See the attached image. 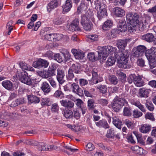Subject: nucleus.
<instances>
[{"mask_svg": "<svg viewBox=\"0 0 156 156\" xmlns=\"http://www.w3.org/2000/svg\"><path fill=\"white\" fill-rule=\"evenodd\" d=\"M99 57H101L103 59L110 53H115L114 56L118 60L119 66L122 68H126L127 63V58L129 57V54L127 51L122 52H116L117 48L111 46L105 47L98 46L97 48Z\"/></svg>", "mask_w": 156, "mask_h": 156, "instance_id": "f257e3e1", "label": "nucleus"}, {"mask_svg": "<svg viewBox=\"0 0 156 156\" xmlns=\"http://www.w3.org/2000/svg\"><path fill=\"white\" fill-rule=\"evenodd\" d=\"M126 18L129 31L131 33L135 32L136 26L140 23V15L136 12H129L126 13Z\"/></svg>", "mask_w": 156, "mask_h": 156, "instance_id": "f03ea898", "label": "nucleus"}, {"mask_svg": "<svg viewBox=\"0 0 156 156\" xmlns=\"http://www.w3.org/2000/svg\"><path fill=\"white\" fill-rule=\"evenodd\" d=\"M127 101L123 98H115L111 104V106L113 110L116 112H119Z\"/></svg>", "mask_w": 156, "mask_h": 156, "instance_id": "7ed1b4c3", "label": "nucleus"}, {"mask_svg": "<svg viewBox=\"0 0 156 156\" xmlns=\"http://www.w3.org/2000/svg\"><path fill=\"white\" fill-rule=\"evenodd\" d=\"M16 76L22 83L32 86L31 79L28 76L27 73L25 71L22 72L18 71Z\"/></svg>", "mask_w": 156, "mask_h": 156, "instance_id": "20e7f679", "label": "nucleus"}, {"mask_svg": "<svg viewBox=\"0 0 156 156\" xmlns=\"http://www.w3.org/2000/svg\"><path fill=\"white\" fill-rule=\"evenodd\" d=\"M93 16L92 12L88 10L85 14H83L81 16V19L80 23L82 25L89 23L91 21L90 19Z\"/></svg>", "mask_w": 156, "mask_h": 156, "instance_id": "39448f33", "label": "nucleus"}, {"mask_svg": "<svg viewBox=\"0 0 156 156\" xmlns=\"http://www.w3.org/2000/svg\"><path fill=\"white\" fill-rule=\"evenodd\" d=\"M79 20L78 18H76L72 21L69 26V30L70 31H81L80 28L79 27Z\"/></svg>", "mask_w": 156, "mask_h": 156, "instance_id": "423d86ee", "label": "nucleus"}, {"mask_svg": "<svg viewBox=\"0 0 156 156\" xmlns=\"http://www.w3.org/2000/svg\"><path fill=\"white\" fill-rule=\"evenodd\" d=\"M2 85L5 89L9 91H13L16 89L15 84L9 80L3 81Z\"/></svg>", "mask_w": 156, "mask_h": 156, "instance_id": "0eeeda50", "label": "nucleus"}, {"mask_svg": "<svg viewBox=\"0 0 156 156\" xmlns=\"http://www.w3.org/2000/svg\"><path fill=\"white\" fill-rule=\"evenodd\" d=\"M145 55L147 59L156 60V48L152 47L150 49L147 50Z\"/></svg>", "mask_w": 156, "mask_h": 156, "instance_id": "6e6552de", "label": "nucleus"}, {"mask_svg": "<svg viewBox=\"0 0 156 156\" xmlns=\"http://www.w3.org/2000/svg\"><path fill=\"white\" fill-rule=\"evenodd\" d=\"M62 37V35L60 34H49L44 35L45 38L50 41H58Z\"/></svg>", "mask_w": 156, "mask_h": 156, "instance_id": "1a4fd4ad", "label": "nucleus"}, {"mask_svg": "<svg viewBox=\"0 0 156 156\" xmlns=\"http://www.w3.org/2000/svg\"><path fill=\"white\" fill-rule=\"evenodd\" d=\"M49 64V63L45 60L39 59L34 62L33 66L34 67L38 68L42 67L46 68L48 66Z\"/></svg>", "mask_w": 156, "mask_h": 156, "instance_id": "9d476101", "label": "nucleus"}, {"mask_svg": "<svg viewBox=\"0 0 156 156\" xmlns=\"http://www.w3.org/2000/svg\"><path fill=\"white\" fill-rule=\"evenodd\" d=\"M98 71L96 69L94 68L91 71L92 79L93 83L96 84L102 80V78L98 75Z\"/></svg>", "mask_w": 156, "mask_h": 156, "instance_id": "9b49d317", "label": "nucleus"}, {"mask_svg": "<svg viewBox=\"0 0 156 156\" xmlns=\"http://www.w3.org/2000/svg\"><path fill=\"white\" fill-rule=\"evenodd\" d=\"M71 87L73 92L78 95L80 96H82L83 95V90L80 88L78 84L74 83L71 84Z\"/></svg>", "mask_w": 156, "mask_h": 156, "instance_id": "f8f14e48", "label": "nucleus"}, {"mask_svg": "<svg viewBox=\"0 0 156 156\" xmlns=\"http://www.w3.org/2000/svg\"><path fill=\"white\" fill-rule=\"evenodd\" d=\"M57 75L56 76V79L60 84H63L65 82L64 80L65 74L64 71L58 68L57 70Z\"/></svg>", "mask_w": 156, "mask_h": 156, "instance_id": "ddd939ff", "label": "nucleus"}, {"mask_svg": "<svg viewBox=\"0 0 156 156\" xmlns=\"http://www.w3.org/2000/svg\"><path fill=\"white\" fill-rule=\"evenodd\" d=\"M130 39L129 38L119 40L117 41L116 45L119 48L124 49L127 44L130 42Z\"/></svg>", "mask_w": 156, "mask_h": 156, "instance_id": "4468645a", "label": "nucleus"}, {"mask_svg": "<svg viewBox=\"0 0 156 156\" xmlns=\"http://www.w3.org/2000/svg\"><path fill=\"white\" fill-rule=\"evenodd\" d=\"M130 103L134 105L139 108L142 112H145L146 110L144 106L142 105L139 100L135 99H131L130 100Z\"/></svg>", "mask_w": 156, "mask_h": 156, "instance_id": "2eb2a0df", "label": "nucleus"}, {"mask_svg": "<svg viewBox=\"0 0 156 156\" xmlns=\"http://www.w3.org/2000/svg\"><path fill=\"white\" fill-rule=\"evenodd\" d=\"M59 2L57 0H53L48 4L47 6V11L50 12L52 9L57 7L59 5Z\"/></svg>", "mask_w": 156, "mask_h": 156, "instance_id": "dca6fc26", "label": "nucleus"}, {"mask_svg": "<svg viewBox=\"0 0 156 156\" xmlns=\"http://www.w3.org/2000/svg\"><path fill=\"white\" fill-rule=\"evenodd\" d=\"M152 127L150 125L147 124H143L139 128V130L140 132L143 133H148L151 130Z\"/></svg>", "mask_w": 156, "mask_h": 156, "instance_id": "f3484780", "label": "nucleus"}, {"mask_svg": "<svg viewBox=\"0 0 156 156\" xmlns=\"http://www.w3.org/2000/svg\"><path fill=\"white\" fill-rule=\"evenodd\" d=\"M150 91V89L145 88H140L139 90V96L140 98H147L148 97Z\"/></svg>", "mask_w": 156, "mask_h": 156, "instance_id": "a211bd4d", "label": "nucleus"}, {"mask_svg": "<svg viewBox=\"0 0 156 156\" xmlns=\"http://www.w3.org/2000/svg\"><path fill=\"white\" fill-rule=\"evenodd\" d=\"M118 28L119 30L121 32H125L127 30V25L124 19H122L119 20Z\"/></svg>", "mask_w": 156, "mask_h": 156, "instance_id": "6ab92c4d", "label": "nucleus"}, {"mask_svg": "<svg viewBox=\"0 0 156 156\" xmlns=\"http://www.w3.org/2000/svg\"><path fill=\"white\" fill-rule=\"evenodd\" d=\"M113 11L115 15L118 17H122L124 16L125 14L124 10L119 7L114 8Z\"/></svg>", "mask_w": 156, "mask_h": 156, "instance_id": "aec40b11", "label": "nucleus"}, {"mask_svg": "<svg viewBox=\"0 0 156 156\" xmlns=\"http://www.w3.org/2000/svg\"><path fill=\"white\" fill-rule=\"evenodd\" d=\"M71 52L76 59H82L84 56V54L81 51H78L76 49H73L72 50Z\"/></svg>", "mask_w": 156, "mask_h": 156, "instance_id": "412c9836", "label": "nucleus"}, {"mask_svg": "<svg viewBox=\"0 0 156 156\" xmlns=\"http://www.w3.org/2000/svg\"><path fill=\"white\" fill-rule=\"evenodd\" d=\"M97 11V16L99 20L105 17L107 15L106 7L100 9Z\"/></svg>", "mask_w": 156, "mask_h": 156, "instance_id": "4be33fe9", "label": "nucleus"}, {"mask_svg": "<svg viewBox=\"0 0 156 156\" xmlns=\"http://www.w3.org/2000/svg\"><path fill=\"white\" fill-rule=\"evenodd\" d=\"M131 149L136 154L139 155H141L147 153V152L145 150L138 146H132L131 147Z\"/></svg>", "mask_w": 156, "mask_h": 156, "instance_id": "5701e85b", "label": "nucleus"}, {"mask_svg": "<svg viewBox=\"0 0 156 156\" xmlns=\"http://www.w3.org/2000/svg\"><path fill=\"white\" fill-rule=\"evenodd\" d=\"M134 83L137 87H141L144 85V82L142 80V77L140 75H136Z\"/></svg>", "mask_w": 156, "mask_h": 156, "instance_id": "b1692460", "label": "nucleus"}, {"mask_svg": "<svg viewBox=\"0 0 156 156\" xmlns=\"http://www.w3.org/2000/svg\"><path fill=\"white\" fill-rule=\"evenodd\" d=\"M60 102L62 106L67 108V109L73 108L74 105L73 102L67 100H62Z\"/></svg>", "mask_w": 156, "mask_h": 156, "instance_id": "393cba45", "label": "nucleus"}, {"mask_svg": "<svg viewBox=\"0 0 156 156\" xmlns=\"http://www.w3.org/2000/svg\"><path fill=\"white\" fill-rule=\"evenodd\" d=\"M41 89L46 94H48L51 91V86L47 82H43L41 84Z\"/></svg>", "mask_w": 156, "mask_h": 156, "instance_id": "a878e982", "label": "nucleus"}, {"mask_svg": "<svg viewBox=\"0 0 156 156\" xmlns=\"http://www.w3.org/2000/svg\"><path fill=\"white\" fill-rule=\"evenodd\" d=\"M141 38L148 42H151L154 41L155 37L152 34L148 33L143 35Z\"/></svg>", "mask_w": 156, "mask_h": 156, "instance_id": "bb28decb", "label": "nucleus"}, {"mask_svg": "<svg viewBox=\"0 0 156 156\" xmlns=\"http://www.w3.org/2000/svg\"><path fill=\"white\" fill-rule=\"evenodd\" d=\"M103 0H95L94 2V7L95 9L98 11L99 10L106 7V5L103 2Z\"/></svg>", "mask_w": 156, "mask_h": 156, "instance_id": "cd10ccee", "label": "nucleus"}, {"mask_svg": "<svg viewBox=\"0 0 156 156\" xmlns=\"http://www.w3.org/2000/svg\"><path fill=\"white\" fill-rule=\"evenodd\" d=\"M95 124L97 126L100 128H103L105 129L109 128L107 121L105 119H103L96 122Z\"/></svg>", "mask_w": 156, "mask_h": 156, "instance_id": "c85d7f7f", "label": "nucleus"}, {"mask_svg": "<svg viewBox=\"0 0 156 156\" xmlns=\"http://www.w3.org/2000/svg\"><path fill=\"white\" fill-rule=\"evenodd\" d=\"M115 58H116L115 56L114 57L112 56H110L105 62V66L108 67L113 65L116 61Z\"/></svg>", "mask_w": 156, "mask_h": 156, "instance_id": "c756f323", "label": "nucleus"}, {"mask_svg": "<svg viewBox=\"0 0 156 156\" xmlns=\"http://www.w3.org/2000/svg\"><path fill=\"white\" fill-rule=\"evenodd\" d=\"M72 6V2L71 0H67L66 1L65 5L63 8V13L68 12L70 10Z\"/></svg>", "mask_w": 156, "mask_h": 156, "instance_id": "7c9ffc66", "label": "nucleus"}, {"mask_svg": "<svg viewBox=\"0 0 156 156\" xmlns=\"http://www.w3.org/2000/svg\"><path fill=\"white\" fill-rule=\"evenodd\" d=\"M113 25V22L112 20H107L103 24L102 28L105 30H108L112 27Z\"/></svg>", "mask_w": 156, "mask_h": 156, "instance_id": "2f4dec72", "label": "nucleus"}, {"mask_svg": "<svg viewBox=\"0 0 156 156\" xmlns=\"http://www.w3.org/2000/svg\"><path fill=\"white\" fill-rule=\"evenodd\" d=\"M80 65L78 63L73 64L69 68L73 72H74L75 73L79 74L80 73Z\"/></svg>", "mask_w": 156, "mask_h": 156, "instance_id": "473e14b6", "label": "nucleus"}, {"mask_svg": "<svg viewBox=\"0 0 156 156\" xmlns=\"http://www.w3.org/2000/svg\"><path fill=\"white\" fill-rule=\"evenodd\" d=\"M28 102L30 103H38L40 101L39 97L32 94L29 95L28 96Z\"/></svg>", "mask_w": 156, "mask_h": 156, "instance_id": "72a5a7b5", "label": "nucleus"}, {"mask_svg": "<svg viewBox=\"0 0 156 156\" xmlns=\"http://www.w3.org/2000/svg\"><path fill=\"white\" fill-rule=\"evenodd\" d=\"M64 116L67 119H69L73 116V113L72 111L69 109L66 108L63 112Z\"/></svg>", "mask_w": 156, "mask_h": 156, "instance_id": "f704fd0d", "label": "nucleus"}, {"mask_svg": "<svg viewBox=\"0 0 156 156\" xmlns=\"http://www.w3.org/2000/svg\"><path fill=\"white\" fill-rule=\"evenodd\" d=\"M20 67L23 69L27 70L29 71H33L34 69L31 66L28 65L27 64L21 62L19 63Z\"/></svg>", "mask_w": 156, "mask_h": 156, "instance_id": "c9c22d12", "label": "nucleus"}, {"mask_svg": "<svg viewBox=\"0 0 156 156\" xmlns=\"http://www.w3.org/2000/svg\"><path fill=\"white\" fill-rule=\"evenodd\" d=\"M41 105L43 106H49L52 103L51 99L48 98H42L41 101Z\"/></svg>", "mask_w": 156, "mask_h": 156, "instance_id": "e433bc0d", "label": "nucleus"}, {"mask_svg": "<svg viewBox=\"0 0 156 156\" xmlns=\"http://www.w3.org/2000/svg\"><path fill=\"white\" fill-rule=\"evenodd\" d=\"M56 69L55 66L54 64L52 65L49 66L48 70L51 76L55 75Z\"/></svg>", "mask_w": 156, "mask_h": 156, "instance_id": "4c0bfd02", "label": "nucleus"}, {"mask_svg": "<svg viewBox=\"0 0 156 156\" xmlns=\"http://www.w3.org/2000/svg\"><path fill=\"white\" fill-rule=\"evenodd\" d=\"M112 122L114 125L119 129H121V126L122 125V122L120 120L115 117H113Z\"/></svg>", "mask_w": 156, "mask_h": 156, "instance_id": "58836bf2", "label": "nucleus"}, {"mask_svg": "<svg viewBox=\"0 0 156 156\" xmlns=\"http://www.w3.org/2000/svg\"><path fill=\"white\" fill-rule=\"evenodd\" d=\"M147 12L152 14L154 19L156 21V5L151 8L148 9Z\"/></svg>", "mask_w": 156, "mask_h": 156, "instance_id": "ea45409f", "label": "nucleus"}, {"mask_svg": "<svg viewBox=\"0 0 156 156\" xmlns=\"http://www.w3.org/2000/svg\"><path fill=\"white\" fill-rule=\"evenodd\" d=\"M117 32L116 29L112 30L107 34V37L109 39H111L116 36Z\"/></svg>", "mask_w": 156, "mask_h": 156, "instance_id": "a19ab883", "label": "nucleus"}, {"mask_svg": "<svg viewBox=\"0 0 156 156\" xmlns=\"http://www.w3.org/2000/svg\"><path fill=\"white\" fill-rule=\"evenodd\" d=\"M61 52L63 55L66 59H68L70 58L71 55L67 50L64 48L62 49Z\"/></svg>", "mask_w": 156, "mask_h": 156, "instance_id": "79ce46f5", "label": "nucleus"}, {"mask_svg": "<svg viewBox=\"0 0 156 156\" xmlns=\"http://www.w3.org/2000/svg\"><path fill=\"white\" fill-rule=\"evenodd\" d=\"M145 118L146 119H148L152 121L155 120L154 114L149 112H147L145 115Z\"/></svg>", "mask_w": 156, "mask_h": 156, "instance_id": "37998d69", "label": "nucleus"}, {"mask_svg": "<svg viewBox=\"0 0 156 156\" xmlns=\"http://www.w3.org/2000/svg\"><path fill=\"white\" fill-rule=\"evenodd\" d=\"M13 21L12 20L9 21L7 24L6 28L8 30L7 34L9 35L11 31L13 30V26L12 25Z\"/></svg>", "mask_w": 156, "mask_h": 156, "instance_id": "c03bdc74", "label": "nucleus"}, {"mask_svg": "<svg viewBox=\"0 0 156 156\" xmlns=\"http://www.w3.org/2000/svg\"><path fill=\"white\" fill-rule=\"evenodd\" d=\"M115 131L112 129H111L108 130L106 134V137L109 138H112L115 136Z\"/></svg>", "mask_w": 156, "mask_h": 156, "instance_id": "a18cd8bd", "label": "nucleus"}, {"mask_svg": "<svg viewBox=\"0 0 156 156\" xmlns=\"http://www.w3.org/2000/svg\"><path fill=\"white\" fill-rule=\"evenodd\" d=\"M94 101L92 99H90L87 101V108L89 110L94 109L95 106H94Z\"/></svg>", "mask_w": 156, "mask_h": 156, "instance_id": "49530a36", "label": "nucleus"}, {"mask_svg": "<svg viewBox=\"0 0 156 156\" xmlns=\"http://www.w3.org/2000/svg\"><path fill=\"white\" fill-rule=\"evenodd\" d=\"M139 51L140 53L142 56L145 51H146V48L144 45H140L136 48Z\"/></svg>", "mask_w": 156, "mask_h": 156, "instance_id": "de8ad7c7", "label": "nucleus"}, {"mask_svg": "<svg viewBox=\"0 0 156 156\" xmlns=\"http://www.w3.org/2000/svg\"><path fill=\"white\" fill-rule=\"evenodd\" d=\"M123 113L125 116H130L132 114L130 107L129 106L125 107L123 109Z\"/></svg>", "mask_w": 156, "mask_h": 156, "instance_id": "09e8293b", "label": "nucleus"}, {"mask_svg": "<svg viewBox=\"0 0 156 156\" xmlns=\"http://www.w3.org/2000/svg\"><path fill=\"white\" fill-rule=\"evenodd\" d=\"M55 97L57 98H62L64 97V94L61 90H56L54 94Z\"/></svg>", "mask_w": 156, "mask_h": 156, "instance_id": "8fccbe9b", "label": "nucleus"}, {"mask_svg": "<svg viewBox=\"0 0 156 156\" xmlns=\"http://www.w3.org/2000/svg\"><path fill=\"white\" fill-rule=\"evenodd\" d=\"M109 80L110 82L114 85L116 84L118 82L117 78L114 76H110L109 77Z\"/></svg>", "mask_w": 156, "mask_h": 156, "instance_id": "3c124183", "label": "nucleus"}, {"mask_svg": "<svg viewBox=\"0 0 156 156\" xmlns=\"http://www.w3.org/2000/svg\"><path fill=\"white\" fill-rule=\"evenodd\" d=\"M64 23L63 18L59 17L53 20V23L55 25H60Z\"/></svg>", "mask_w": 156, "mask_h": 156, "instance_id": "603ef678", "label": "nucleus"}, {"mask_svg": "<svg viewBox=\"0 0 156 156\" xmlns=\"http://www.w3.org/2000/svg\"><path fill=\"white\" fill-rule=\"evenodd\" d=\"M84 30L87 31L90 30L92 27L93 24L91 22L82 25Z\"/></svg>", "mask_w": 156, "mask_h": 156, "instance_id": "864d4df0", "label": "nucleus"}, {"mask_svg": "<svg viewBox=\"0 0 156 156\" xmlns=\"http://www.w3.org/2000/svg\"><path fill=\"white\" fill-rule=\"evenodd\" d=\"M133 114L134 118H137L141 116L143 113L138 109H135L133 111Z\"/></svg>", "mask_w": 156, "mask_h": 156, "instance_id": "5fc2aeb1", "label": "nucleus"}, {"mask_svg": "<svg viewBox=\"0 0 156 156\" xmlns=\"http://www.w3.org/2000/svg\"><path fill=\"white\" fill-rule=\"evenodd\" d=\"M145 105L147 108L150 111H152L154 109V105L150 101H147Z\"/></svg>", "mask_w": 156, "mask_h": 156, "instance_id": "6e6d98bb", "label": "nucleus"}, {"mask_svg": "<svg viewBox=\"0 0 156 156\" xmlns=\"http://www.w3.org/2000/svg\"><path fill=\"white\" fill-rule=\"evenodd\" d=\"M98 89H99L100 92L103 94L106 93L107 90V88L105 85H99L97 86Z\"/></svg>", "mask_w": 156, "mask_h": 156, "instance_id": "4d7b16f0", "label": "nucleus"}, {"mask_svg": "<svg viewBox=\"0 0 156 156\" xmlns=\"http://www.w3.org/2000/svg\"><path fill=\"white\" fill-rule=\"evenodd\" d=\"M133 53L131 56L133 57H140L142 56L140 52L136 48L133 49L132 51Z\"/></svg>", "mask_w": 156, "mask_h": 156, "instance_id": "13d9d810", "label": "nucleus"}, {"mask_svg": "<svg viewBox=\"0 0 156 156\" xmlns=\"http://www.w3.org/2000/svg\"><path fill=\"white\" fill-rule=\"evenodd\" d=\"M59 107L58 104L56 103H54L52 104L51 110L53 112H57L59 110Z\"/></svg>", "mask_w": 156, "mask_h": 156, "instance_id": "bf43d9fd", "label": "nucleus"}, {"mask_svg": "<svg viewBox=\"0 0 156 156\" xmlns=\"http://www.w3.org/2000/svg\"><path fill=\"white\" fill-rule=\"evenodd\" d=\"M48 80L52 87L54 88H56L57 87V85L56 81L52 77L49 78Z\"/></svg>", "mask_w": 156, "mask_h": 156, "instance_id": "052dcab7", "label": "nucleus"}, {"mask_svg": "<svg viewBox=\"0 0 156 156\" xmlns=\"http://www.w3.org/2000/svg\"><path fill=\"white\" fill-rule=\"evenodd\" d=\"M87 37L93 41H97L98 39V36L94 34L87 35Z\"/></svg>", "mask_w": 156, "mask_h": 156, "instance_id": "680f3d73", "label": "nucleus"}, {"mask_svg": "<svg viewBox=\"0 0 156 156\" xmlns=\"http://www.w3.org/2000/svg\"><path fill=\"white\" fill-rule=\"evenodd\" d=\"M86 5L84 3H81L79 6L78 7L77 12L78 14L81 12L86 8Z\"/></svg>", "mask_w": 156, "mask_h": 156, "instance_id": "e2e57ef3", "label": "nucleus"}, {"mask_svg": "<svg viewBox=\"0 0 156 156\" xmlns=\"http://www.w3.org/2000/svg\"><path fill=\"white\" fill-rule=\"evenodd\" d=\"M38 145L39 150L41 151H47V145H45L43 143H40L38 144Z\"/></svg>", "mask_w": 156, "mask_h": 156, "instance_id": "0e129e2a", "label": "nucleus"}, {"mask_svg": "<svg viewBox=\"0 0 156 156\" xmlns=\"http://www.w3.org/2000/svg\"><path fill=\"white\" fill-rule=\"evenodd\" d=\"M149 62V65L150 68L153 69L156 66V60L153 59H147Z\"/></svg>", "mask_w": 156, "mask_h": 156, "instance_id": "69168bd1", "label": "nucleus"}, {"mask_svg": "<svg viewBox=\"0 0 156 156\" xmlns=\"http://www.w3.org/2000/svg\"><path fill=\"white\" fill-rule=\"evenodd\" d=\"M54 58L55 60L59 63L62 62L63 61V58L59 54H55L54 55Z\"/></svg>", "mask_w": 156, "mask_h": 156, "instance_id": "338daca9", "label": "nucleus"}, {"mask_svg": "<svg viewBox=\"0 0 156 156\" xmlns=\"http://www.w3.org/2000/svg\"><path fill=\"white\" fill-rule=\"evenodd\" d=\"M136 75L135 74H132L129 75L127 78V81L129 83H132L134 81Z\"/></svg>", "mask_w": 156, "mask_h": 156, "instance_id": "774afa93", "label": "nucleus"}]
</instances>
